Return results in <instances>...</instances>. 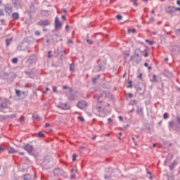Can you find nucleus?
I'll list each match as a JSON object with an SVG mask.
<instances>
[{
  "mask_svg": "<svg viewBox=\"0 0 180 180\" xmlns=\"http://www.w3.org/2000/svg\"><path fill=\"white\" fill-rule=\"evenodd\" d=\"M7 118H8V116H6V115H1V119L3 120H6Z\"/></svg>",
  "mask_w": 180,
  "mask_h": 180,
  "instance_id": "obj_35",
  "label": "nucleus"
},
{
  "mask_svg": "<svg viewBox=\"0 0 180 180\" xmlns=\"http://www.w3.org/2000/svg\"><path fill=\"white\" fill-rule=\"evenodd\" d=\"M32 118H34V120H37L38 121L41 120L38 115H32Z\"/></svg>",
  "mask_w": 180,
  "mask_h": 180,
  "instance_id": "obj_22",
  "label": "nucleus"
},
{
  "mask_svg": "<svg viewBox=\"0 0 180 180\" xmlns=\"http://www.w3.org/2000/svg\"><path fill=\"white\" fill-rule=\"evenodd\" d=\"M9 102H10V101L8 98L5 99V101L1 102V103L0 104V108L1 109L8 108V104Z\"/></svg>",
  "mask_w": 180,
  "mask_h": 180,
  "instance_id": "obj_7",
  "label": "nucleus"
},
{
  "mask_svg": "<svg viewBox=\"0 0 180 180\" xmlns=\"http://www.w3.org/2000/svg\"><path fill=\"white\" fill-rule=\"evenodd\" d=\"M52 57L51 56V51H48V58H51Z\"/></svg>",
  "mask_w": 180,
  "mask_h": 180,
  "instance_id": "obj_41",
  "label": "nucleus"
},
{
  "mask_svg": "<svg viewBox=\"0 0 180 180\" xmlns=\"http://www.w3.org/2000/svg\"><path fill=\"white\" fill-rule=\"evenodd\" d=\"M77 155H72V161L75 162L76 160Z\"/></svg>",
  "mask_w": 180,
  "mask_h": 180,
  "instance_id": "obj_44",
  "label": "nucleus"
},
{
  "mask_svg": "<svg viewBox=\"0 0 180 180\" xmlns=\"http://www.w3.org/2000/svg\"><path fill=\"white\" fill-rule=\"evenodd\" d=\"M131 84H132V81H131V80H129V85H127V88H128V89L132 88L133 86H132Z\"/></svg>",
  "mask_w": 180,
  "mask_h": 180,
  "instance_id": "obj_29",
  "label": "nucleus"
},
{
  "mask_svg": "<svg viewBox=\"0 0 180 180\" xmlns=\"http://www.w3.org/2000/svg\"><path fill=\"white\" fill-rule=\"evenodd\" d=\"M105 177V179H110L111 178V176L110 175H108V174H106L104 176Z\"/></svg>",
  "mask_w": 180,
  "mask_h": 180,
  "instance_id": "obj_36",
  "label": "nucleus"
},
{
  "mask_svg": "<svg viewBox=\"0 0 180 180\" xmlns=\"http://www.w3.org/2000/svg\"><path fill=\"white\" fill-rule=\"evenodd\" d=\"M62 19L66 20V16L65 15H63L62 16Z\"/></svg>",
  "mask_w": 180,
  "mask_h": 180,
  "instance_id": "obj_63",
  "label": "nucleus"
},
{
  "mask_svg": "<svg viewBox=\"0 0 180 180\" xmlns=\"http://www.w3.org/2000/svg\"><path fill=\"white\" fill-rule=\"evenodd\" d=\"M5 11L8 15H10L12 12V7L10 4H6L5 6Z\"/></svg>",
  "mask_w": 180,
  "mask_h": 180,
  "instance_id": "obj_10",
  "label": "nucleus"
},
{
  "mask_svg": "<svg viewBox=\"0 0 180 180\" xmlns=\"http://www.w3.org/2000/svg\"><path fill=\"white\" fill-rule=\"evenodd\" d=\"M165 75L168 77H172V73L168 70L165 71Z\"/></svg>",
  "mask_w": 180,
  "mask_h": 180,
  "instance_id": "obj_15",
  "label": "nucleus"
},
{
  "mask_svg": "<svg viewBox=\"0 0 180 180\" xmlns=\"http://www.w3.org/2000/svg\"><path fill=\"white\" fill-rule=\"evenodd\" d=\"M129 98H132L133 97V94L131 93H129L128 94Z\"/></svg>",
  "mask_w": 180,
  "mask_h": 180,
  "instance_id": "obj_52",
  "label": "nucleus"
},
{
  "mask_svg": "<svg viewBox=\"0 0 180 180\" xmlns=\"http://www.w3.org/2000/svg\"><path fill=\"white\" fill-rule=\"evenodd\" d=\"M63 89H69L70 92H72V89H70L68 86H64Z\"/></svg>",
  "mask_w": 180,
  "mask_h": 180,
  "instance_id": "obj_37",
  "label": "nucleus"
},
{
  "mask_svg": "<svg viewBox=\"0 0 180 180\" xmlns=\"http://www.w3.org/2000/svg\"><path fill=\"white\" fill-rule=\"evenodd\" d=\"M116 18H117V19H118V20H122V16L121 15H117L116 16Z\"/></svg>",
  "mask_w": 180,
  "mask_h": 180,
  "instance_id": "obj_42",
  "label": "nucleus"
},
{
  "mask_svg": "<svg viewBox=\"0 0 180 180\" xmlns=\"http://www.w3.org/2000/svg\"><path fill=\"white\" fill-rule=\"evenodd\" d=\"M177 164V161L174 160L173 163H172V165L169 166V169L172 170L174 168V167L176 166Z\"/></svg>",
  "mask_w": 180,
  "mask_h": 180,
  "instance_id": "obj_14",
  "label": "nucleus"
},
{
  "mask_svg": "<svg viewBox=\"0 0 180 180\" xmlns=\"http://www.w3.org/2000/svg\"><path fill=\"white\" fill-rule=\"evenodd\" d=\"M13 4L16 9H19L21 7L20 4H17L16 1H13Z\"/></svg>",
  "mask_w": 180,
  "mask_h": 180,
  "instance_id": "obj_16",
  "label": "nucleus"
},
{
  "mask_svg": "<svg viewBox=\"0 0 180 180\" xmlns=\"http://www.w3.org/2000/svg\"><path fill=\"white\" fill-rule=\"evenodd\" d=\"M34 11V4H31L30 6V13H33Z\"/></svg>",
  "mask_w": 180,
  "mask_h": 180,
  "instance_id": "obj_28",
  "label": "nucleus"
},
{
  "mask_svg": "<svg viewBox=\"0 0 180 180\" xmlns=\"http://www.w3.org/2000/svg\"><path fill=\"white\" fill-rule=\"evenodd\" d=\"M169 128L174 127V121L169 122Z\"/></svg>",
  "mask_w": 180,
  "mask_h": 180,
  "instance_id": "obj_27",
  "label": "nucleus"
},
{
  "mask_svg": "<svg viewBox=\"0 0 180 180\" xmlns=\"http://www.w3.org/2000/svg\"><path fill=\"white\" fill-rule=\"evenodd\" d=\"M3 15H4V11L3 9H1L0 10V16H3Z\"/></svg>",
  "mask_w": 180,
  "mask_h": 180,
  "instance_id": "obj_40",
  "label": "nucleus"
},
{
  "mask_svg": "<svg viewBox=\"0 0 180 180\" xmlns=\"http://www.w3.org/2000/svg\"><path fill=\"white\" fill-rule=\"evenodd\" d=\"M141 51L139 49H136L134 51V62L136 64H139L140 62L142 61V58L139 55V53H141Z\"/></svg>",
  "mask_w": 180,
  "mask_h": 180,
  "instance_id": "obj_1",
  "label": "nucleus"
},
{
  "mask_svg": "<svg viewBox=\"0 0 180 180\" xmlns=\"http://www.w3.org/2000/svg\"><path fill=\"white\" fill-rule=\"evenodd\" d=\"M157 77H156V75H153V81L155 82H158V80H157Z\"/></svg>",
  "mask_w": 180,
  "mask_h": 180,
  "instance_id": "obj_39",
  "label": "nucleus"
},
{
  "mask_svg": "<svg viewBox=\"0 0 180 180\" xmlns=\"http://www.w3.org/2000/svg\"><path fill=\"white\" fill-rule=\"evenodd\" d=\"M118 119L120 121H123V117L122 116H119Z\"/></svg>",
  "mask_w": 180,
  "mask_h": 180,
  "instance_id": "obj_51",
  "label": "nucleus"
},
{
  "mask_svg": "<svg viewBox=\"0 0 180 180\" xmlns=\"http://www.w3.org/2000/svg\"><path fill=\"white\" fill-rule=\"evenodd\" d=\"M94 70L96 72L102 71V65H98L97 67H96L94 68Z\"/></svg>",
  "mask_w": 180,
  "mask_h": 180,
  "instance_id": "obj_19",
  "label": "nucleus"
},
{
  "mask_svg": "<svg viewBox=\"0 0 180 180\" xmlns=\"http://www.w3.org/2000/svg\"><path fill=\"white\" fill-rule=\"evenodd\" d=\"M12 18H13L14 20H19V19H20V15H19V13H17V12L13 13V14H12Z\"/></svg>",
  "mask_w": 180,
  "mask_h": 180,
  "instance_id": "obj_11",
  "label": "nucleus"
},
{
  "mask_svg": "<svg viewBox=\"0 0 180 180\" xmlns=\"http://www.w3.org/2000/svg\"><path fill=\"white\" fill-rule=\"evenodd\" d=\"M24 150L27 152L30 155H33L34 152V147L32 145L26 144L23 146Z\"/></svg>",
  "mask_w": 180,
  "mask_h": 180,
  "instance_id": "obj_2",
  "label": "nucleus"
},
{
  "mask_svg": "<svg viewBox=\"0 0 180 180\" xmlns=\"http://www.w3.org/2000/svg\"><path fill=\"white\" fill-rule=\"evenodd\" d=\"M146 42H147L149 46H153L154 44V41H150L149 39H146Z\"/></svg>",
  "mask_w": 180,
  "mask_h": 180,
  "instance_id": "obj_25",
  "label": "nucleus"
},
{
  "mask_svg": "<svg viewBox=\"0 0 180 180\" xmlns=\"http://www.w3.org/2000/svg\"><path fill=\"white\" fill-rule=\"evenodd\" d=\"M176 4L180 6V0L176 1Z\"/></svg>",
  "mask_w": 180,
  "mask_h": 180,
  "instance_id": "obj_54",
  "label": "nucleus"
},
{
  "mask_svg": "<svg viewBox=\"0 0 180 180\" xmlns=\"http://www.w3.org/2000/svg\"><path fill=\"white\" fill-rule=\"evenodd\" d=\"M108 121L111 122V123L112 122V120L110 118L108 119Z\"/></svg>",
  "mask_w": 180,
  "mask_h": 180,
  "instance_id": "obj_62",
  "label": "nucleus"
},
{
  "mask_svg": "<svg viewBox=\"0 0 180 180\" xmlns=\"http://www.w3.org/2000/svg\"><path fill=\"white\" fill-rule=\"evenodd\" d=\"M176 34L180 35V29L176 30Z\"/></svg>",
  "mask_w": 180,
  "mask_h": 180,
  "instance_id": "obj_47",
  "label": "nucleus"
},
{
  "mask_svg": "<svg viewBox=\"0 0 180 180\" xmlns=\"http://www.w3.org/2000/svg\"><path fill=\"white\" fill-rule=\"evenodd\" d=\"M12 40H13L12 37L6 39V44L7 46H10Z\"/></svg>",
  "mask_w": 180,
  "mask_h": 180,
  "instance_id": "obj_13",
  "label": "nucleus"
},
{
  "mask_svg": "<svg viewBox=\"0 0 180 180\" xmlns=\"http://www.w3.org/2000/svg\"><path fill=\"white\" fill-rule=\"evenodd\" d=\"M49 88H46V91H43V94H46V92H49Z\"/></svg>",
  "mask_w": 180,
  "mask_h": 180,
  "instance_id": "obj_50",
  "label": "nucleus"
},
{
  "mask_svg": "<svg viewBox=\"0 0 180 180\" xmlns=\"http://www.w3.org/2000/svg\"><path fill=\"white\" fill-rule=\"evenodd\" d=\"M163 118H164L165 120L167 119V118H168V114H167V113H164V114H163Z\"/></svg>",
  "mask_w": 180,
  "mask_h": 180,
  "instance_id": "obj_38",
  "label": "nucleus"
},
{
  "mask_svg": "<svg viewBox=\"0 0 180 180\" xmlns=\"http://www.w3.org/2000/svg\"><path fill=\"white\" fill-rule=\"evenodd\" d=\"M180 11V7L179 8H175V12H176V11Z\"/></svg>",
  "mask_w": 180,
  "mask_h": 180,
  "instance_id": "obj_55",
  "label": "nucleus"
},
{
  "mask_svg": "<svg viewBox=\"0 0 180 180\" xmlns=\"http://www.w3.org/2000/svg\"><path fill=\"white\" fill-rule=\"evenodd\" d=\"M77 106L79 108L83 110V109H84V108H86L87 107V103L84 101H79L77 104Z\"/></svg>",
  "mask_w": 180,
  "mask_h": 180,
  "instance_id": "obj_5",
  "label": "nucleus"
},
{
  "mask_svg": "<svg viewBox=\"0 0 180 180\" xmlns=\"http://www.w3.org/2000/svg\"><path fill=\"white\" fill-rule=\"evenodd\" d=\"M58 108L63 110H68L70 109V105L68 103H59L58 104Z\"/></svg>",
  "mask_w": 180,
  "mask_h": 180,
  "instance_id": "obj_4",
  "label": "nucleus"
},
{
  "mask_svg": "<svg viewBox=\"0 0 180 180\" xmlns=\"http://www.w3.org/2000/svg\"><path fill=\"white\" fill-rule=\"evenodd\" d=\"M0 150H2V151L4 150V148L2 147V146H0Z\"/></svg>",
  "mask_w": 180,
  "mask_h": 180,
  "instance_id": "obj_60",
  "label": "nucleus"
},
{
  "mask_svg": "<svg viewBox=\"0 0 180 180\" xmlns=\"http://www.w3.org/2000/svg\"><path fill=\"white\" fill-rule=\"evenodd\" d=\"M53 92H57V88L53 87Z\"/></svg>",
  "mask_w": 180,
  "mask_h": 180,
  "instance_id": "obj_49",
  "label": "nucleus"
},
{
  "mask_svg": "<svg viewBox=\"0 0 180 180\" xmlns=\"http://www.w3.org/2000/svg\"><path fill=\"white\" fill-rule=\"evenodd\" d=\"M68 28H69V25H67L65 26V30H66V31H68Z\"/></svg>",
  "mask_w": 180,
  "mask_h": 180,
  "instance_id": "obj_59",
  "label": "nucleus"
},
{
  "mask_svg": "<svg viewBox=\"0 0 180 180\" xmlns=\"http://www.w3.org/2000/svg\"><path fill=\"white\" fill-rule=\"evenodd\" d=\"M96 80H97V77H94L92 79L93 82H95Z\"/></svg>",
  "mask_w": 180,
  "mask_h": 180,
  "instance_id": "obj_56",
  "label": "nucleus"
},
{
  "mask_svg": "<svg viewBox=\"0 0 180 180\" xmlns=\"http://www.w3.org/2000/svg\"><path fill=\"white\" fill-rule=\"evenodd\" d=\"M70 70L75 71V65L73 64H71L70 66Z\"/></svg>",
  "mask_w": 180,
  "mask_h": 180,
  "instance_id": "obj_31",
  "label": "nucleus"
},
{
  "mask_svg": "<svg viewBox=\"0 0 180 180\" xmlns=\"http://www.w3.org/2000/svg\"><path fill=\"white\" fill-rule=\"evenodd\" d=\"M50 127V124H45V127Z\"/></svg>",
  "mask_w": 180,
  "mask_h": 180,
  "instance_id": "obj_61",
  "label": "nucleus"
},
{
  "mask_svg": "<svg viewBox=\"0 0 180 180\" xmlns=\"http://www.w3.org/2000/svg\"><path fill=\"white\" fill-rule=\"evenodd\" d=\"M63 26V22L60 21L58 17L55 18V30H60Z\"/></svg>",
  "mask_w": 180,
  "mask_h": 180,
  "instance_id": "obj_3",
  "label": "nucleus"
},
{
  "mask_svg": "<svg viewBox=\"0 0 180 180\" xmlns=\"http://www.w3.org/2000/svg\"><path fill=\"white\" fill-rule=\"evenodd\" d=\"M15 152H16V150L12 147H10L8 148V153H15Z\"/></svg>",
  "mask_w": 180,
  "mask_h": 180,
  "instance_id": "obj_17",
  "label": "nucleus"
},
{
  "mask_svg": "<svg viewBox=\"0 0 180 180\" xmlns=\"http://www.w3.org/2000/svg\"><path fill=\"white\" fill-rule=\"evenodd\" d=\"M71 93L70 94L69 98L70 100H75L76 97L78 96V94L77 91H72V90L70 91Z\"/></svg>",
  "mask_w": 180,
  "mask_h": 180,
  "instance_id": "obj_8",
  "label": "nucleus"
},
{
  "mask_svg": "<svg viewBox=\"0 0 180 180\" xmlns=\"http://www.w3.org/2000/svg\"><path fill=\"white\" fill-rule=\"evenodd\" d=\"M24 180H32V176L30 174H25Z\"/></svg>",
  "mask_w": 180,
  "mask_h": 180,
  "instance_id": "obj_18",
  "label": "nucleus"
},
{
  "mask_svg": "<svg viewBox=\"0 0 180 180\" xmlns=\"http://www.w3.org/2000/svg\"><path fill=\"white\" fill-rule=\"evenodd\" d=\"M2 74H3V76H2L3 79H8V73L3 72Z\"/></svg>",
  "mask_w": 180,
  "mask_h": 180,
  "instance_id": "obj_23",
  "label": "nucleus"
},
{
  "mask_svg": "<svg viewBox=\"0 0 180 180\" xmlns=\"http://www.w3.org/2000/svg\"><path fill=\"white\" fill-rule=\"evenodd\" d=\"M143 112V108H139V107L138 108H136V114H138L139 115H141Z\"/></svg>",
  "mask_w": 180,
  "mask_h": 180,
  "instance_id": "obj_12",
  "label": "nucleus"
},
{
  "mask_svg": "<svg viewBox=\"0 0 180 180\" xmlns=\"http://www.w3.org/2000/svg\"><path fill=\"white\" fill-rule=\"evenodd\" d=\"M134 5L136 6H138L137 2H136V1L134 2Z\"/></svg>",
  "mask_w": 180,
  "mask_h": 180,
  "instance_id": "obj_64",
  "label": "nucleus"
},
{
  "mask_svg": "<svg viewBox=\"0 0 180 180\" xmlns=\"http://www.w3.org/2000/svg\"><path fill=\"white\" fill-rule=\"evenodd\" d=\"M143 77V74L142 73H140L139 75V79H141Z\"/></svg>",
  "mask_w": 180,
  "mask_h": 180,
  "instance_id": "obj_53",
  "label": "nucleus"
},
{
  "mask_svg": "<svg viewBox=\"0 0 180 180\" xmlns=\"http://www.w3.org/2000/svg\"><path fill=\"white\" fill-rule=\"evenodd\" d=\"M34 34H35L37 36H39V35H40V32L36 31V32H34Z\"/></svg>",
  "mask_w": 180,
  "mask_h": 180,
  "instance_id": "obj_48",
  "label": "nucleus"
},
{
  "mask_svg": "<svg viewBox=\"0 0 180 180\" xmlns=\"http://www.w3.org/2000/svg\"><path fill=\"white\" fill-rule=\"evenodd\" d=\"M144 52H146V53L144 54L145 58L148 56V52L146 51V50H144Z\"/></svg>",
  "mask_w": 180,
  "mask_h": 180,
  "instance_id": "obj_46",
  "label": "nucleus"
},
{
  "mask_svg": "<svg viewBox=\"0 0 180 180\" xmlns=\"http://www.w3.org/2000/svg\"><path fill=\"white\" fill-rule=\"evenodd\" d=\"M144 65H145L146 67L148 68L149 64H148V63H144Z\"/></svg>",
  "mask_w": 180,
  "mask_h": 180,
  "instance_id": "obj_57",
  "label": "nucleus"
},
{
  "mask_svg": "<svg viewBox=\"0 0 180 180\" xmlns=\"http://www.w3.org/2000/svg\"><path fill=\"white\" fill-rule=\"evenodd\" d=\"M38 25L40 26H49L51 25V21L49 20H43L39 22H38Z\"/></svg>",
  "mask_w": 180,
  "mask_h": 180,
  "instance_id": "obj_6",
  "label": "nucleus"
},
{
  "mask_svg": "<svg viewBox=\"0 0 180 180\" xmlns=\"http://www.w3.org/2000/svg\"><path fill=\"white\" fill-rule=\"evenodd\" d=\"M132 32V33H136V29H132V30H131Z\"/></svg>",
  "mask_w": 180,
  "mask_h": 180,
  "instance_id": "obj_58",
  "label": "nucleus"
},
{
  "mask_svg": "<svg viewBox=\"0 0 180 180\" xmlns=\"http://www.w3.org/2000/svg\"><path fill=\"white\" fill-rule=\"evenodd\" d=\"M165 11H167L170 14L174 13H175V7H174V6L165 7Z\"/></svg>",
  "mask_w": 180,
  "mask_h": 180,
  "instance_id": "obj_9",
  "label": "nucleus"
},
{
  "mask_svg": "<svg viewBox=\"0 0 180 180\" xmlns=\"http://www.w3.org/2000/svg\"><path fill=\"white\" fill-rule=\"evenodd\" d=\"M138 101L136 100H131L129 103L131 105H137Z\"/></svg>",
  "mask_w": 180,
  "mask_h": 180,
  "instance_id": "obj_21",
  "label": "nucleus"
},
{
  "mask_svg": "<svg viewBox=\"0 0 180 180\" xmlns=\"http://www.w3.org/2000/svg\"><path fill=\"white\" fill-rule=\"evenodd\" d=\"M19 122L22 124L25 122V117L22 116L21 117H20Z\"/></svg>",
  "mask_w": 180,
  "mask_h": 180,
  "instance_id": "obj_32",
  "label": "nucleus"
},
{
  "mask_svg": "<svg viewBox=\"0 0 180 180\" xmlns=\"http://www.w3.org/2000/svg\"><path fill=\"white\" fill-rule=\"evenodd\" d=\"M17 50L18 51H22V50H25V47L23 46V44H20L18 47H17Z\"/></svg>",
  "mask_w": 180,
  "mask_h": 180,
  "instance_id": "obj_20",
  "label": "nucleus"
},
{
  "mask_svg": "<svg viewBox=\"0 0 180 180\" xmlns=\"http://www.w3.org/2000/svg\"><path fill=\"white\" fill-rule=\"evenodd\" d=\"M77 119H78L79 120H80L81 122H84V117H81V116L77 117Z\"/></svg>",
  "mask_w": 180,
  "mask_h": 180,
  "instance_id": "obj_34",
  "label": "nucleus"
},
{
  "mask_svg": "<svg viewBox=\"0 0 180 180\" xmlns=\"http://www.w3.org/2000/svg\"><path fill=\"white\" fill-rule=\"evenodd\" d=\"M17 96H20L21 92L19 89H15Z\"/></svg>",
  "mask_w": 180,
  "mask_h": 180,
  "instance_id": "obj_30",
  "label": "nucleus"
},
{
  "mask_svg": "<svg viewBox=\"0 0 180 180\" xmlns=\"http://www.w3.org/2000/svg\"><path fill=\"white\" fill-rule=\"evenodd\" d=\"M18 61V58H13L12 59V63H14V64H16Z\"/></svg>",
  "mask_w": 180,
  "mask_h": 180,
  "instance_id": "obj_26",
  "label": "nucleus"
},
{
  "mask_svg": "<svg viewBox=\"0 0 180 180\" xmlns=\"http://www.w3.org/2000/svg\"><path fill=\"white\" fill-rule=\"evenodd\" d=\"M37 136L38 137H44V134L43 133V131H39L37 133Z\"/></svg>",
  "mask_w": 180,
  "mask_h": 180,
  "instance_id": "obj_24",
  "label": "nucleus"
},
{
  "mask_svg": "<svg viewBox=\"0 0 180 180\" xmlns=\"http://www.w3.org/2000/svg\"><path fill=\"white\" fill-rule=\"evenodd\" d=\"M86 42L89 44L91 45L93 44V41H91L90 39H86Z\"/></svg>",
  "mask_w": 180,
  "mask_h": 180,
  "instance_id": "obj_43",
  "label": "nucleus"
},
{
  "mask_svg": "<svg viewBox=\"0 0 180 180\" xmlns=\"http://www.w3.org/2000/svg\"><path fill=\"white\" fill-rule=\"evenodd\" d=\"M149 21L154 22L155 21L154 17L149 18Z\"/></svg>",
  "mask_w": 180,
  "mask_h": 180,
  "instance_id": "obj_45",
  "label": "nucleus"
},
{
  "mask_svg": "<svg viewBox=\"0 0 180 180\" xmlns=\"http://www.w3.org/2000/svg\"><path fill=\"white\" fill-rule=\"evenodd\" d=\"M102 96H103V95H100L98 96V98H97V101L98 103H102L103 101L100 100Z\"/></svg>",
  "mask_w": 180,
  "mask_h": 180,
  "instance_id": "obj_33",
  "label": "nucleus"
}]
</instances>
